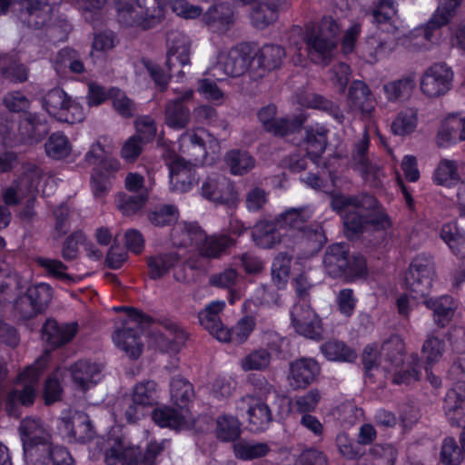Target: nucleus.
<instances>
[{"instance_id": "obj_1", "label": "nucleus", "mask_w": 465, "mask_h": 465, "mask_svg": "<svg viewBox=\"0 0 465 465\" xmlns=\"http://www.w3.org/2000/svg\"><path fill=\"white\" fill-rule=\"evenodd\" d=\"M331 206L333 211L343 216L344 233L350 240L359 238L369 230L385 231L391 224L390 217L385 213L376 210L377 199L366 193L352 195L334 194Z\"/></svg>"}, {"instance_id": "obj_2", "label": "nucleus", "mask_w": 465, "mask_h": 465, "mask_svg": "<svg viewBox=\"0 0 465 465\" xmlns=\"http://www.w3.org/2000/svg\"><path fill=\"white\" fill-rule=\"evenodd\" d=\"M171 236L175 245L186 247L193 242L198 245L199 253L208 259H219L228 253L236 244V239L227 233L206 235L193 224H179L172 230Z\"/></svg>"}, {"instance_id": "obj_3", "label": "nucleus", "mask_w": 465, "mask_h": 465, "mask_svg": "<svg viewBox=\"0 0 465 465\" xmlns=\"http://www.w3.org/2000/svg\"><path fill=\"white\" fill-rule=\"evenodd\" d=\"M326 273L334 279L352 282L365 279L368 275L367 262L363 255L351 254L348 244L329 245L322 260Z\"/></svg>"}, {"instance_id": "obj_4", "label": "nucleus", "mask_w": 465, "mask_h": 465, "mask_svg": "<svg viewBox=\"0 0 465 465\" xmlns=\"http://www.w3.org/2000/svg\"><path fill=\"white\" fill-rule=\"evenodd\" d=\"M117 19L128 27L149 30L163 19V8L155 0H118Z\"/></svg>"}, {"instance_id": "obj_5", "label": "nucleus", "mask_w": 465, "mask_h": 465, "mask_svg": "<svg viewBox=\"0 0 465 465\" xmlns=\"http://www.w3.org/2000/svg\"><path fill=\"white\" fill-rule=\"evenodd\" d=\"M339 25L331 17H323L318 25L307 26L304 36L308 55L317 64H327L336 46Z\"/></svg>"}, {"instance_id": "obj_6", "label": "nucleus", "mask_w": 465, "mask_h": 465, "mask_svg": "<svg viewBox=\"0 0 465 465\" xmlns=\"http://www.w3.org/2000/svg\"><path fill=\"white\" fill-rule=\"evenodd\" d=\"M312 215V212L305 206L289 208L280 213L276 220L280 228L298 232L302 239L312 245V249L319 250L325 244L327 238L320 223H309Z\"/></svg>"}, {"instance_id": "obj_7", "label": "nucleus", "mask_w": 465, "mask_h": 465, "mask_svg": "<svg viewBox=\"0 0 465 465\" xmlns=\"http://www.w3.org/2000/svg\"><path fill=\"white\" fill-rule=\"evenodd\" d=\"M435 263L430 254H418L411 261L405 274V285L413 299L426 298L435 277Z\"/></svg>"}, {"instance_id": "obj_8", "label": "nucleus", "mask_w": 465, "mask_h": 465, "mask_svg": "<svg viewBox=\"0 0 465 465\" xmlns=\"http://www.w3.org/2000/svg\"><path fill=\"white\" fill-rule=\"evenodd\" d=\"M14 13L22 27L39 31L52 21L55 4L51 0H15Z\"/></svg>"}, {"instance_id": "obj_9", "label": "nucleus", "mask_w": 465, "mask_h": 465, "mask_svg": "<svg viewBox=\"0 0 465 465\" xmlns=\"http://www.w3.org/2000/svg\"><path fill=\"white\" fill-rule=\"evenodd\" d=\"M43 366L36 362L35 365L27 367L20 379L24 383L9 391L5 401V410L8 415L19 418L21 412L19 405L31 406L35 402L37 394V383L42 372Z\"/></svg>"}, {"instance_id": "obj_10", "label": "nucleus", "mask_w": 465, "mask_h": 465, "mask_svg": "<svg viewBox=\"0 0 465 465\" xmlns=\"http://www.w3.org/2000/svg\"><path fill=\"white\" fill-rule=\"evenodd\" d=\"M291 323L295 331L308 339H322V320L307 301L297 302L291 310Z\"/></svg>"}, {"instance_id": "obj_11", "label": "nucleus", "mask_w": 465, "mask_h": 465, "mask_svg": "<svg viewBox=\"0 0 465 465\" xmlns=\"http://www.w3.org/2000/svg\"><path fill=\"white\" fill-rule=\"evenodd\" d=\"M276 106L268 104L259 110L257 116L264 130L278 137H285L300 131L306 121L303 114L276 118Z\"/></svg>"}, {"instance_id": "obj_12", "label": "nucleus", "mask_w": 465, "mask_h": 465, "mask_svg": "<svg viewBox=\"0 0 465 465\" xmlns=\"http://www.w3.org/2000/svg\"><path fill=\"white\" fill-rule=\"evenodd\" d=\"M453 72L446 64L437 63L429 67L421 80L420 90L430 98L445 94L450 88Z\"/></svg>"}, {"instance_id": "obj_13", "label": "nucleus", "mask_w": 465, "mask_h": 465, "mask_svg": "<svg viewBox=\"0 0 465 465\" xmlns=\"http://www.w3.org/2000/svg\"><path fill=\"white\" fill-rule=\"evenodd\" d=\"M321 366L313 358L302 357L290 362L287 376L293 390L305 389L320 375Z\"/></svg>"}, {"instance_id": "obj_14", "label": "nucleus", "mask_w": 465, "mask_h": 465, "mask_svg": "<svg viewBox=\"0 0 465 465\" xmlns=\"http://www.w3.org/2000/svg\"><path fill=\"white\" fill-rule=\"evenodd\" d=\"M167 59L165 65L172 71L175 67L190 65L191 41L187 35L178 30L167 33Z\"/></svg>"}, {"instance_id": "obj_15", "label": "nucleus", "mask_w": 465, "mask_h": 465, "mask_svg": "<svg viewBox=\"0 0 465 465\" xmlns=\"http://www.w3.org/2000/svg\"><path fill=\"white\" fill-rule=\"evenodd\" d=\"M252 62V54L250 47L241 45L232 48L226 54L220 56L214 69L223 71L231 77H239L251 67Z\"/></svg>"}, {"instance_id": "obj_16", "label": "nucleus", "mask_w": 465, "mask_h": 465, "mask_svg": "<svg viewBox=\"0 0 465 465\" xmlns=\"http://www.w3.org/2000/svg\"><path fill=\"white\" fill-rule=\"evenodd\" d=\"M178 96L167 102L165 106V124L173 129H183L187 126L191 119L190 109L185 103L193 97L192 89H184L181 92L174 91Z\"/></svg>"}, {"instance_id": "obj_17", "label": "nucleus", "mask_w": 465, "mask_h": 465, "mask_svg": "<svg viewBox=\"0 0 465 465\" xmlns=\"http://www.w3.org/2000/svg\"><path fill=\"white\" fill-rule=\"evenodd\" d=\"M285 56L284 48L279 45H262L252 54V62L257 63V69H251L253 77L262 78L266 73L280 68Z\"/></svg>"}, {"instance_id": "obj_18", "label": "nucleus", "mask_w": 465, "mask_h": 465, "mask_svg": "<svg viewBox=\"0 0 465 465\" xmlns=\"http://www.w3.org/2000/svg\"><path fill=\"white\" fill-rule=\"evenodd\" d=\"M76 322L58 323L54 319H47L42 327V338L52 348L55 349L70 342L78 332Z\"/></svg>"}, {"instance_id": "obj_19", "label": "nucleus", "mask_w": 465, "mask_h": 465, "mask_svg": "<svg viewBox=\"0 0 465 465\" xmlns=\"http://www.w3.org/2000/svg\"><path fill=\"white\" fill-rule=\"evenodd\" d=\"M18 431L23 448L53 444L49 428L40 419L22 420Z\"/></svg>"}, {"instance_id": "obj_20", "label": "nucleus", "mask_w": 465, "mask_h": 465, "mask_svg": "<svg viewBox=\"0 0 465 465\" xmlns=\"http://www.w3.org/2000/svg\"><path fill=\"white\" fill-rule=\"evenodd\" d=\"M201 193L205 199L219 203H229L235 198L233 184L221 174L207 177L201 187Z\"/></svg>"}, {"instance_id": "obj_21", "label": "nucleus", "mask_w": 465, "mask_h": 465, "mask_svg": "<svg viewBox=\"0 0 465 465\" xmlns=\"http://www.w3.org/2000/svg\"><path fill=\"white\" fill-rule=\"evenodd\" d=\"M248 381L258 393V400L265 401H269V400L272 401L273 407L277 408V416L290 413V401L286 397L280 395L273 385H272L264 376L252 374L248 377Z\"/></svg>"}, {"instance_id": "obj_22", "label": "nucleus", "mask_w": 465, "mask_h": 465, "mask_svg": "<svg viewBox=\"0 0 465 465\" xmlns=\"http://www.w3.org/2000/svg\"><path fill=\"white\" fill-rule=\"evenodd\" d=\"M375 98L368 84L354 80L348 91V105L351 110L359 111L363 117L370 118L375 110Z\"/></svg>"}, {"instance_id": "obj_23", "label": "nucleus", "mask_w": 465, "mask_h": 465, "mask_svg": "<svg viewBox=\"0 0 465 465\" xmlns=\"http://www.w3.org/2000/svg\"><path fill=\"white\" fill-rule=\"evenodd\" d=\"M445 415L452 426H460L465 418V381H458L444 398Z\"/></svg>"}, {"instance_id": "obj_24", "label": "nucleus", "mask_w": 465, "mask_h": 465, "mask_svg": "<svg viewBox=\"0 0 465 465\" xmlns=\"http://www.w3.org/2000/svg\"><path fill=\"white\" fill-rule=\"evenodd\" d=\"M49 130L48 122L43 115L29 113L20 120L18 134L25 143L35 144L40 143Z\"/></svg>"}, {"instance_id": "obj_25", "label": "nucleus", "mask_w": 465, "mask_h": 465, "mask_svg": "<svg viewBox=\"0 0 465 465\" xmlns=\"http://www.w3.org/2000/svg\"><path fill=\"white\" fill-rule=\"evenodd\" d=\"M197 182L191 160L176 157L170 164V184L175 192L185 193Z\"/></svg>"}, {"instance_id": "obj_26", "label": "nucleus", "mask_w": 465, "mask_h": 465, "mask_svg": "<svg viewBox=\"0 0 465 465\" xmlns=\"http://www.w3.org/2000/svg\"><path fill=\"white\" fill-rule=\"evenodd\" d=\"M288 416V414H282L277 416V408L268 401L257 400L253 405L249 416L248 425L252 431L262 432L266 430L273 421H279Z\"/></svg>"}, {"instance_id": "obj_27", "label": "nucleus", "mask_w": 465, "mask_h": 465, "mask_svg": "<svg viewBox=\"0 0 465 465\" xmlns=\"http://www.w3.org/2000/svg\"><path fill=\"white\" fill-rule=\"evenodd\" d=\"M396 14L397 9L395 6H392V0H378L372 10V21L382 32L391 34L398 38L404 33L394 19Z\"/></svg>"}, {"instance_id": "obj_28", "label": "nucleus", "mask_w": 465, "mask_h": 465, "mask_svg": "<svg viewBox=\"0 0 465 465\" xmlns=\"http://www.w3.org/2000/svg\"><path fill=\"white\" fill-rule=\"evenodd\" d=\"M276 218L274 220L261 219L253 226L252 239L255 245L262 249H272L282 241Z\"/></svg>"}, {"instance_id": "obj_29", "label": "nucleus", "mask_w": 465, "mask_h": 465, "mask_svg": "<svg viewBox=\"0 0 465 465\" xmlns=\"http://www.w3.org/2000/svg\"><path fill=\"white\" fill-rule=\"evenodd\" d=\"M140 324L124 326L113 334L116 346L126 352L132 359H137L143 351V343L140 341Z\"/></svg>"}, {"instance_id": "obj_30", "label": "nucleus", "mask_w": 465, "mask_h": 465, "mask_svg": "<svg viewBox=\"0 0 465 465\" xmlns=\"http://www.w3.org/2000/svg\"><path fill=\"white\" fill-rule=\"evenodd\" d=\"M141 449L126 445L121 439L115 440L105 451L104 461L107 465H140Z\"/></svg>"}, {"instance_id": "obj_31", "label": "nucleus", "mask_w": 465, "mask_h": 465, "mask_svg": "<svg viewBox=\"0 0 465 465\" xmlns=\"http://www.w3.org/2000/svg\"><path fill=\"white\" fill-rule=\"evenodd\" d=\"M305 136L302 144L307 155L316 162L324 153L327 145L329 130L321 124L308 125L304 128Z\"/></svg>"}, {"instance_id": "obj_32", "label": "nucleus", "mask_w": 465, "mask_h": 465, "mask_svg": "<svg viewBox=\"0 0 465 465\" xmlns=\"http://www.w3.org/2000/svg\"><path fill=\"white\" fill-rule=\"evenodd\" d=\"M101 371L100 364L87 360H80L70 368L74 383L83 391L96 383L95 377L99 375Z\"/></svg>"}, {"instance_id": "obj_33", "label": "nucleus", "mask_w": 465, "mask_h": 465, "mask_svg": "<svg viewBox=\"0 0 465 465\" xmlns=\"http://www.w3.org/2000/svg\"><path fill=\"white\" fill-rule=\"evenodd\" d=\"M224 307V302L214 301L206 305L205 308L198 313L200 324L218 341L220 331L225 329L220 318V313L223 311Z\"/></svg>"}, {"instance_id": "obj_34", "label": "nucleus", "mask_w": 465, "mask_h": 465, "mask_svg": "<svg viewBox=\"0 0 465 465\" xmlns=\"http://www.w3.org/2000/svg\"><path fill=\"white\" fill-rule=\"evenodd\" d=\"M256 322L254 317L245 315L242 317L231 329L225 328L220 331L219 341L222 342H231L235 345L244 343L255 328Z\"/></svg>"}, {"instance_id": "obj_35", "label": "nucleus", "mask_w": 465, "mask_h": 465, "mask_svg": "<svg viewBox=\"0 0 465 465\" xmlns=\"http://www.w3.org/2000/svg\"><path fill=\"white\" fill-rule=\"evenodd\" d=\"M180 261L176 252H161L147 258L148 275L152 280H159L166 275Z\"/></svg>"}, {"instance_id": "obj_36", "label": "nucleus", "mask_w": 465, "mask_h": 465, "mask_svg": "<svg viewBox=\"0 0 465 465\" xmlns=\"http://www.w3.org/2000/svg\"><path fill=\"white\" fill-rule=\"evenodd\" d=\"M424 303L433 311L434 322L440 328L445 327L450 322L456 308L452 297L449 295H443L436 299L425 298Z\"/></svg>"}, {"instance_id": "obj_37", "label": "nucleus", "mask_w": 465, "mask_h": 465, "mask_svg": "<svg viewBox=\"0 0 465 465\" xmlns=\"http://www.w3.org/2000/svg\"><path fill=\"white\" fill-rule=\"evenodd\" d=\"M66 429L75 440L89 441L94 439L95 431L89 416L83 411H75L66 423Z\"/></svg>"}, {"instance_id": "obj_38", "label": "nucleus", "mask_w": 465, "mask_h": 465, "mask_svg": "<svg viewBox=\"0 0 465 465\" xmlns=\"http://www.w3.org/2000/svg\"><path fill=\"white\" fill-rule=\"evenodd\" d=\"M203 20L213 31L223 32L232 23V12L228 5H214L203 15Z\"/></svg>"}, {"instance_id": "obj_39", "label": "nucleus", "mask_w": 465, "mask_h": 465, "mask_svg": "<svg viewBox=\"0 0 465 465\" xmlns=\"http://www.w3.org/2000/svg\"><path fill=\"white\" fill-rule=\"evenodd\" d=\"M369 145V135L367 132H364L362 138L355 143V149L351 156L354 166L365 179L370 175H375L377 171V167L371 163L367 155Z\"/></svg>"}, {"instance_id": "obj_40", "label": "nucleus", "mask_w": 465, "mask_h": 465, "mask_svg": "<svg viewBox=\"0 0 465 465\" xmlns=\"http://www.w3.org/2000/svg\"><path fill=\"white\" fill-rule=\"evenodd\" d=\"M404 354V342L399 335H391L381 346L380 357L391 366L399 367L403 362Z\"/></svg>"}, {"instance_id": "obj_41", "label": "nucleus", "mask_w": 465, "mask_h": 465, "mask_svg": "<svg viewBox=\"0 0 465 465\" xmlns=\"http://www.w3.org/2000/svg\"><path fill=\"white\" fill-rule=\"evenodd\" d=\"M54 68L57 72L68 68L73 74H83L85 72V67L81 58L80 54L71 48H62L55 55Z\"/></svg>"}, {"instance_id": "obj_42", "label": "nucleus", "mask_w": 465, "mask_h": 465, "mask_svg": "<svg viewBox=\"0 0 465 465\" xmlns=\"http://www.w3.org/2000/svg\"><path fill=\"white\" fill-rule=\"evenodd\" d=\"M152 419L160 427L174 430H180L186 424L183 409L178 411L171 407L157 408L153 411Z\"/></svg>"}, {"instance_id": "obj_43", "label": "nucleus", "mask_w": 465, "mask_h": 465, "mask_svg": "<svg viewBox=\"0 0 465 465\" xmlns=\"http://www.w3.org/2000/svg\"><path fill=\"white\" fill-rule=\"evenodd\" d=\"M45 151L54 160H63L72 152V144L62 132L53 133L45 143Z\"/></svg>"}, {"instance_id": "obj_44", "label": "nucleus", "mask_w": 465, "mask_h": 465, "mask_svg": "<svg viewBox=\"0 0 465 465\" xmlns=\"http://www.w3.org/2000/svg\"><path fill=\"white\" fill-rule=\"evenodd\" d=\"M320 349L329 361L351 362L357 358V353L354 350L338 340H330L322 344Z\"/></svg>"}, {"instance_id": "obj_45", "label": "nucleus", "mask_w": 465, "mask_h": 465, "mask_svg": "<svg viewBox=\"0 0 465 465\" xmlns=\"http://www.w3.org/2000/svg\"><path fill=\"white\" fill-rule=\"evenodd\" d=\"M69 97L62 88L54 87L42 97V106L51 116L59 120Z\"/></svg>"}, {"instance_id": "obj_46", "label": "nucleus", "mask_w": 465, "mask_h": 465, "mask_svg": "<svg viewBox=\"0 0 465 465\" xmlns=\"http://www.w3.org/2000/svg\"><path fill=\"white\" fill-rule=\"evenodd\" d=\"M1 75L14 83H23L28 78V69L8 54L0 55Z\"/></svg>"}, {"instance_id": "obj_47", "label": "nucleus", "mask_w": 465, "mask_h": 465, "mask_svg": "<svg viewBox=\"0 0 465 465\" xmlns=\"http://www.w3.org/2000/svg\"><path fill=\"white\" fill-rule=\"evenodd\" d=\"M226 164L234 175H243L255 165L254 158L246 151L232 150L224 157Z\"/></svg>"}, {"instance_id": "obj_48", "label": "nucleus", "mask_w": 465, "mask_h": 465, "mask_svg": "<svg viewBox=\"0 0 465 465\" xmlns=\"http://www.w3.org/2000/svg\"><path fill=\"white\" fill-rule=\"evenodd\" d=\"M131 396L145 409L152 408L158 402L157 383L152 380L140 381L133 388Z\"/></svg>"}, {"instance_id": "obj_49", "label": "nucleus", "mask_w": 465, "mask_h": 465, "mask_svg": "<svg viewBox=\"0 0 465 465\" xmlns=\"http://www.w3.org/2000/svg\"><path fill=\"white\" fill-rule=\"evenodd\" d=\"M171 399L175 405L183 409L194 397L193 385L181 376L173 377L170 382Z\"/></svg>"}, {"instance_id": "obj_50", "label": "nucleus", "mask_w": 465, "mask_h": 465, "mask_svg": "<svg viewBox=\"0 0 465 465\" xmlns=\"http://www.w3.org/2000/svg\"><path fill=\"white\" fill-rule=\"evenodd\" d=\"M148 221L156 227L169 226L179 219V210L174 204H161L147 212Z\"/></svg>"}, {"instance_id": "obj_51", "label": "nucleus", "mask_w": 465, "mask_h": 465, "mask_svg": "<svg viewBox=\"0 0 465 465\" xmlns=\"http://www.w3.org/2000/svg\"><path fill=\"white\" fill-rule=\"evenodd\" d=\"M292 255L287 252H279L273 259L272 264V279L278 289L285 287L290 272Z\"/></svg>"}, {"instance_id": "obj_52", "label": "nucleus", "mask_w": 465, "mask_h": 465, "mask_svg": "<svg viewBox=\"0 0 465 465\" xmlns=\"http://www.w3.org/2000/svg\"><path fill=\"white\" fill-rule=\"evenodd\" d=\"M216 436L222 441H234L241 435V423L237 417L221 415L216 420Z\"/></svg>"}, {"instance_id": "obj_53", "label": "nucleus", "mask_w": 465, "mask_h": 465, "mask_svg": "<svg viewBox=\"0 0 465 465\" xmlns=\"http://www.w3.org/2000/svg\"><path fill=\"white\" fill-rule=\"evenodd\" d=\"M415 86L414 74H409L401 79L389 82L383 85L386 97L390 101H397L410 96Z\"/></svg>"}, {"instance_id": "obj_54", "label": "nucleus", "mask_w": 465, "mask_h": 465, "mask_svg": "<svg viewBox=\"0 0 465 465\" xmlns=\"http://www.w3.org/2000/svg\"><path fill=\"white\" fill-rule=\"evenodd\" d=\"M145 408L131 396L124 395L119 399L115 405V411L120 416H123L127 423H136L145 414Z\"/></svg>"}, {"instance_id": "obj_55", "label": "nucleus", "mask_w": 465, "mask_h": 465, "mask_svg": "<svg viewBox=\"0 0 465 465\" xmlns=\"http://www.w3.org/2000/svg\"><path fill=\"white\" fill-rule=\"evenodd\" d=\"M440 238L456 256L465 259V235L460 232L455 224H444L440 230Z\"/></svg>"}, {"instance_id": "obj_56", "label": "nucleus", "mask_w": 465, "mask_h": 465, "mask_svg": "<svg viewBox=\"0 0 465 465\" xmlns=\"http://www.w3.org/2000/svg\"><path fill=\"white\" fill-rule=\"evenodd\" d=\"M42 177V169L35 164L28 163L24 167V172L16 182L26 195L36 196Z\"/></svg>"}, {"instance_id": "obj_57", "label": "nucleus", "mask_w": 465, "mask_h": 465, "mask_svg": "<svg viewBox=\"0 0 465 465\" xmlns=\"http://www.w3.org/2000/svg\"><path fill=\"white\" fill-rule=\"evenodd\" d=\"M280 13L276 9L264 5V2L261 0L251 11L250 18L252 25L255 28L264 29L279 19Z\"/></svg>"}, {"instance_id": "obj_58", "label": "nucleus", "mask_w": 465, "mask_h": 465, "mask_svg": "<svg viewBox=\"0 0 465 465\" xmlns=\"http://www.w3.org/2000/svg\"><path fill=\"white\" fill-rule=\"evenodd\" d=\"M272 355L267 349L260 348L252 351L241 360V368L244 371H265L269 368Z\"/></svg>"}, {"instance_id": "obj_59", "label": "nucleus", "mask_w": 465, "mask_h": 465, "mask_svg": "<svg viewBox=\"0 0 465 465\" xmlns=\"http://www.w3.org/2000/svg\"><path fill=\"white\" fill-rule=\"evenodd\" d=\"M148 197L146 194H128L126 193H119L115 196V204L118 210L125 216H131L140 211L146 202Z\"/></svg>"}, {"instance_id": "obj_60", "label": "nucleus", "mask_w": 465, "mask_h": 465, "mask_svg": "<svg viewBox=\"0 0 465 465\" xmlns=\"http://www.w3.org/2000/svg\"><path fill=\"white\" fill-rule=\"evenodd\" d=\"M235 456L238 459L248 460L266 456L271 450L265 442L239 441L233 445Z\"/></svg>"}, {"instance_id": "obj_61", "label": "nucleus", "mask_w": 465, "mask_h": 465, "mask_svg": "<svg viewBox=\"0 0 465 465\" xmlns=\"http://www.w3.org/2000/svg\"><path fill=\"white\" fill-rule=\"evenodd\" d=\"M335 443L341 456L347 460H359L364 454V450L359 441L350 438L345 432H341L336 436Z\"/></svg>"}, {"instance_id": "obj_62", "label": "nucleus", "mask_w": 465, "mask_h": 465, "mask_svg": "<svg viewBox=\"0 0 465 465\" xmlns=\"http://www.w3.org/2000/svg\"><path fill=\"white\" fill-rule=\"evenodd\" d=\"M417 125V112L413 108H408L399 113L391 125L392 133L404 136L412 133Z\"/></svg>"}, {"instance_id": "obj_63", "label": "nucleus", "mask_w": 465, "mask_h": 465, "mask_svg": "<svg viewBox=\"0 0 465 465\" xmlns=\"http://www.w3.org/2000/svg\"><path fill=\"white\" fill-rule=\"evenodd\" d=\"M183 152L191 156V160L199 161L206 155L203 138L196 133L186 132L181 136Z\"/></svg>"}, {"instance_id": "obj_64", "label": "nucleus", "mask_w": 465, "mask_h": 465, "mask_svg": "<svg viewBox=\"0 0 465 465\" xmlns=\"http://www.w3.org/2000/svg\"><path fill=\"white\" fill-rule=\"evenodd\" d=\"M53 444L25 447L24 459L25 465H48L51 461Z\"/></svg>"}]
</instances>
